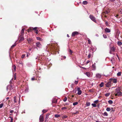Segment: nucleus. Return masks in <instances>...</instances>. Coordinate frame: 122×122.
<instances>
[{"label": "nucleus", "mask_w": 122, "mask_h": 122, "mask_svg": "<svg viewBox=\"0 0 122 122\" xmlns=\"http://www.w3.org/2000/svg\"><path fill=\"white\" fill-rule=\"evenodd\" d=\"M50 114L48 113L46 115V118H45V121H47V120L49 117V116L50 115Z\"/></svg>", "instance_id": "obj_19"}, {"label": "nucleus", "mask_w": 122, "mask_h": 122, "mask_svg": "<svg viewBox=\"0 0 122 122\" xmlns=\"http://www.w3.org/2000/svg\"><path fill=\"white\" fill-rule=\"evenodd\" d=\"M55 117L56 118H57L60 117V115L59 114H56L55 115Z\"/></svg>", "instance_id": "obj_32"}, {"label": "nucleus", "mask_w": 122, "mask_h": 122, "mask_svg": "<svg viewBox=\"0 0 122 122\" xmlns=\"http://www.w3.org/2000/svg\"><path fill=\"white\" fill-rule=\"evenodd\" d=\"M117 44L119 46H121L122 44V42L120 41H118L117 42Z\"/></svg>", "instance_id": "obj_24"}, {"label": "nucleus", "mask_w": 122, "mask_h": 122, "mask_svg": "<svg viewBox=\"0 0 122 122\" xmlns=\"http://www.w3.org/2000/svg\"><path fill=\"white\" fill-rule=\"evenodd\" d=\"M105 31L106 33H109L111 32L110 30L107 28L105 29Z\"/></svg>", "instance_id": "obj_15"}, {"label": "nucleus", "mask_w": 122, "mask_h": 122, "mask_svg": "<svg viewBox=\"0 0 122 122\" xmlns=\"http://www.w3.org/2000/svg\"><path fill=\"white\" fill-rule=\"evenodd\" d=\"M109 81H110L111 82H112L114 83H116L117 82V80L116 78H110Z\"/></svg>", "instance_id": "obj_4"}, {"label": "nucleus", "mask_w": 122, "mask_h": 122, "mask_svg": "<svg viewBox=\"0 0 122 122\" xmlns=\"http://www.w3.org/2000/svg\"><path fill=\"white\" fill-rule=\"evenodd\" d=\"M89 92H92L93 91L92 89H90L89 90Z\"/></svg>", "instance_id": "obj_49"}, {"label": "nucleus", "mask_w": 122, "mask_h": 122, "mask_svg": "<svg viewBox=\"0 0 122 122\" xmlns=\"http://www.w3.org/2000/svg\"><path fill=\"white\" fill-rule=\"evenodd\" d=\"M88 41L89 44H90L91 43V41L89 39L88 40Z\"/></svg>", "instance_id": "obj_53"}, {"label": "nucleus", "mask_w": 122, "mask_h": 122, "mask_svg": "<svg viewBox=\"0 0 122 122\" xmlns=\"http://www.w3.org/2000/svg\"><path fill=\"white\" fill-rule=\"evenodd\" d=\"M12 68L14 69V71H15L16 70V67L15 65H14L13 66Z\"/></svg>", "instance_id": "obj_27"}, {"label": "nucleus", "mask_w": 122, "mask_h": 122, "mask_svg": "<svg viewBox=\"0 0 122 122\" xmlns=\"http://www.w3.org/2000/svg\"><path fill=\"white\" fill-rule=\"evenodd\" d=\"M25 54H23L21 56V58H24V57L25 56Z\"/></svg>", "instance_id": "obj_45"}, {"label": "nucleus", "mask_w": 122, "mask_h": 122, "mask_svg": "<svg viewBox=\"0 0 122 122\" xmlns=\"http://www.w3.org/2000/svg\"><path fill=\"white\" fill-rule=\"evenodd\" d=\"M19 42H21L24 40L23 36L19 35Z\"/></svg>", "instance_id": "obj_6"}, {"label": "nucleus", "mask_w": 122, "mask_h": 122, "mask_svg": "<svg viewBox=\"0 0 122 122\" xmlns=\"http://www.w3.org/2000/svg\"><path fill=\"white\" fill-rule=\"evenodd\" d=\"M106 110L107 111H109L111 110V109L110 107H108L107 108Z\"/></svg>", "instance_id": "obj_36"}, {"label": "nucleus", "mask_w": 122, "mask_h": 122, "mask_svg": "<svg viewBox=\"0 0 122 122\" xmlns=\"http://www.w3.org/2000/svg\"><path fill=\"white\" fill-rule=\"evenodd\" d=\"M86 106H89L90 105V103L89 102H87L86 104Z\"/></svg>", "instance_id": "obj_34"}, {"label": "nucleus", "mask_w": 122, "mask_h": 122, "mask_svg": "<svg viewBox=\"0 0 122 122\" xmlns=\"http://www.w3.org/2000/svg\"><path fill=\"white\" fill-rule=\"evenodd\" d=\"M67 107H63L61 108V109L62 110H63L66 109H67Z\"/></svg>", "instance_id": "obj_40"}, {"label": "nucleus", "mask_w": 122, "mask_h": 122, "mask_svg": "<svg viewBox=\"0 0 122 122\" xmlns=\"http://www.w3.org/2000/svg\"><path fill=\"white\" fill-rule=\"evenodd\" d=\"M106 86L107 87H111L112 85V83L110 81H109L106 83L105 84Z\"/></svg>", "instance_id": "obj_5"}, {"label": "nucleus", "mask_w": 122, "mask_h": 122, "mask_svg": "<svg viewBox=\"0 0 122 122\" xmlns=\"http://www.w3.org/2000/svg\"><path fill=\"white\" fill-rule=\"evenodd\" d=\"M79 34L78 32L75 31L72 33L71 36L72 37H75L77 35Z\"/></svg>", "instance_id": "obj_8"}, {"label": "nucleus", "mask_w": 122, "mask_h": 122, "mask_svg": "<svg viewBox=\"0 0 122 122\" xmlns=\"http://www.w3.org/2000/svg\"><path fill=\"white\" fill-rule=\"evenodd\" d=\"M89 18L93 21L95 23H97V20L96 18L92 15H89Z\"/></svg>", "instance_id": "obj_2"}, {"label": "nucleus", "mask_w": 122, "mask_h": 122, "mask_svg": "<svg viewBox=\"0 0 122 122\" xmlns=\"http://www.w3.org/2000/svg\"><path fill=\"white\" fill-rule=\"evenodd\" d=\"M27 57H28L30 55V54L29 53H28L27 52Z\"/></svg>", "instance_id": "obj_55"}, {"label": "nucleus", "mask_w": 122, "mask_h": 122, "mask_svg": "<svg viewBox=\"0 0 122 122\" xmlns=\"http://www.w3.org/2000/svg\"><path fill=\"white\" fill-rule=\"evenodd\" d=\"M68 117L67 115H63L61 116V118L62 119H64L67 118Z\"/></svg>", "instance_id": "obj_22"}, {"label": "nucleus", "mask_w": 122, "mask_h": 122, "mask_svg": "<svg viewBox=\"0 0 122 122\" xmlns=\"http://www.w3.org/2000/svg\"><path fill=\"white\" fill-rule=\"evenodd\" d=\"M10 117L11 118V121L10 122H13V118L11 117Z\"/></svg>", "instance_id": "obj_51"}, {"label": "nucleus", "mask_w": 122, "mask_h": 122, "mask_svg": "<svg viewBox=\"0 0 122 122\" xmlns=\"http://www.w3.org/2000/svg\"><path fill=\"white\" fill-rule=\"evenodd\" d=\"M119 16V15H117L116 16H115L117 18H118V17Z\"/></svg>", "instance_id": "obj_61"}, {"label": "nucleus", "mask_w": 122, "mask_h": 122, "mask_svg": "<svg viewBox=\"0 0 122 122\" xmlns=\"http://www.w3.org/2000/svg\"><path fill=\"white\" fill-rule=\"evenodd\" d=\"M67 37H70L69 35L68 34H67Z\"/></svg>", "instance_id": "obj_64"}, {"label": "nucleus", "mask_w": 122, "mask_h": 122, "mask_svg": "<svg viewBox=\"0 0 122 122\" xmlns=\"http://www.w3.org/2000/svg\"><path fill=\"white\" fill-rule=\"evenodd\" d=\"M91 54L90 53H89V54L88 55V58H90L91 57Z\"/></svg>", "instance_id": "obj_50"}, {"label": "nucleus", "mask_w": 122, "mask_h": 122, "mask_svg": "<svg viewBox=\"0 0 122 122\" xmlns=\"http://www.w3.org/2000/svg\"><path fill=\"white\" fill-rule=\"evenodd\" d=\"M78 83V81H75L74 83L76 84H77Z\"/></svg>", "instance_id": "obj_54"}, {"label": "nucleus", "mask_w": 122, "mask_h": 122, "mask_svg": "<svg viewBox=\"0 0 122 122\" xmlns=\"http://www.w3.org/2000/svg\"><path fill=\"white\" fill-rule=\"evenodd\" d=\"M18 66L20 67H23L22 63L21 62H20L18 63Z\"/></svg>", "instance_id": "obj_17"}, {"label": "nucleus", "mask_w": 122, "mask_h": 122, "mask_svg": "<svg viewBox=\"0 0 122 122\" xmlns=\"http://www.w3.org/2000/svg\"><path fill=\"white\" fill-rule=\"evenodd\" d=\"M14 80H15L16 79V74H15L14 75Z\"/></svg>", "instance_id": "obj_43"}, {"label": "nucleus", "mask_w": 122, "mask_h": 122, "mask_svg": "<svg viewBox=\"0 0 122 122\" xmlns=\"http://www.w3.org/2000/svg\"><path fill=\"white\" fill-rule=\"evenodd\" d=\"M9 88L10 90H11L13 88V87L11 85H10L7 86V89Z\"/></svg>", "instance_id": "obj_14"}, {"label": "nucleus", "mask_w": 122, "mask_h": 122, "mask_svg": "<svg viewBox=\"0 0 122 122\" xmlns=\"http://www.w3.org/2000/svg\"><path fill=\"white\" fill-rule=\"evenodd\" d=\"M90 61L88 60L86 62V64H87L88 63H89L90 62Z\"/></svg>", "instance_id": "obj_62"}, {"label": "nucleus", "mask_w": 122, "mask_h": 122, "mask_svg": "<svg viewBox=\"0 0 122 122\" xmlns=\"http://www.w3.org/2000/svg\"><path fill=\"white\" fill-rule=\"evenodd\" d=\"M115 92V96L120 97L122 96V92L120 91L121 89L120 87H118L116 89Z\"/></svg>", "instance_id": "obj_1"}, {"label": "nucleus", "mask_w": 122, "mask_h": 122, "mask_svg": "<svg viewBox=\"0 0 122 122\" xmlns=\"http://www.w3.org/2000/svg\"><path fill=\"white\" fill-rule=\"evenodd\" d=\"M57 102V100L56 99H53L52 101V102L53 103H56Z\"/></svg>", "instance_id": "obj_18"}, {"label": "nucleus", "mask_w": 122, "mask_h": 122, "mask_svg": "<svg viewBox=\"0 0 122 122\" xmlns=\"http://www.w3.org/2000/svg\"><path fill=\"white\" fill-rule=\"evenodd\" d=\"M38 30H36V34H38Z\"/></svg>", "instance_id": "obj_58"}, {"label": "nucleus", "mask_w": 122, "mask_h": 122, "mask_svg": "<svg viewBox=\"0 0 122 122\" xmlns=\"http://www.w3.org/2000/svg\"><path fill=\"white\" fill-rule=\"evenodd\" d=\"M116 48L114 46L111 47L110 48V51L109 53L110 54H113V53L115 52L116 50Z\"/></svg>", "instance_id": "obj_3"}, {"label": "nucleus", "mask_w": 122, "mask_h": 122, "mask_svg": "<svg viewBox=\"0 0 122 122\" xmlns=\"http://www.w3.org/2000/svg\"><path fill=\"white\" fill-rule=\"evenodd\" d=\"M88 3L86 1H83L82 2V4L84 5H86Z\"/></svg>", "instance_id": "obj_26"}, {"label": "nucleus", "mask_w": 122, "mask_h": 122, "mask_svg": "<svg viewBox=\"0 0 122 122\" xmlns=\"http://www.w3.org/2000/svg\"><path fill=\"white\" fill-rule=\"evenodd\" d=\"M110 1L112 2H114L116 0H109Z\"/></svg>", "instance_id": "obj_60"}, {"label": "nucleus", "mask_w": 122, "mask_h": 122, "mask_svg": "<svg viewBox=\"0 0 122 122\" xmlns=\"http://www.w3.org/2000/svg\"><path fill=\"white\" fill-rule=\"evenodd\" d=\"M121 72H119L117 74V76H119L121 75Z\"/></svg>", "instance_id": "obj_28"}, {"label": "nucleus", "mask_w": 122, "mask_h": 122, "mask_svg": "<svg viewBox=\"0 0 122 122\" xmlns=\"http://www.w3.org/2000/svg\"><path fill=\"white\" fill-rule=\"evenodd\" d=\"M92 68H93L94 69H95V68H96L95 66L93 64L92 65Z\"/></svg>", "instance_id": "obj_48"}, {"label": "nucleus", "mask_w": 122, "mask_h": 122, "mask_svg": "<svg viewBox=\"0 0 122 122\" xmlns=\"http://www.w3.org/2000/svg\"><path fill=\"white\" fill-rule=\"evenodd\" d=\"M24 28L22 29L20 32V34L19 35L23 36L24 33Z\"/></svg>", "instance_id": "obj_13"}, {"label": "nucleus", "mask_w": 122, "mask_h": 122, "mask_svg": "<svg viewBox=\"0 0 122 122\" xmlns=\"http://www.w3.org/2000/svg\"><path fill=\"white\" fill-rule=\"evenodd\" d=\"M109 13V11L106 10L102 13V15H104L105 18H106L107 17V16L106 15L108 14Z\"/></svg>", "instance_id": "obj_7"}, {"label": "nucleus", "mask_w": 122, "mask_h": 122, "mask_svg": "<svg viewBox=\"0 0 122 122\" xmlns=\"http://www.w3.org/2000/svg\"><path fill=\"white\" fill-rule=\"evenodd\" d=\"M69 105V103H66V104L65 105H64V106L66 105Z\"/></svg>", "instance_id": "obj_63"}, {"label": "nucleus", "mask_w": 122, "mask_h": 122, "mask_svg": "<svg viewBox=\"0 0 122 122\" xmlns=\"http://www.w3.org/2000/svg\"><path fill=\"white\" fill-rule=\"evenodd\" d=\"M10 112L11 113H12L14 112V111L13 110H9Z\"/></svg>", "instance_id": "obj_52"}, {"label": "nucleus", "mask_w": 122, "mask_h": 122, "mask_svg": "<svg viewBox=\"0 0 122 122\" xmlns=\"http://www.w3.org/2000/svg\"><path fill=\"white\" fill-rule=\"evenodd\" d=\"M39 120L41 122H43L44 121V117L43 116L41 115L39 118Z\"/></svg>", "instance_id": "obj_12"}, {"label": "nucleus", "mask_w": 122, "mask_h": 122, "mask_svg": "<svg viewBox=\"0 0 122 122\" xmlns=\"http://www.w3.org/2000/svg\"><path fill=\"white\" fill-rule=\"evenodd\" d=\"M35 80V78H34L33 77V78H31V80H32L33 81V80Z\"/></svg>", "instance_id": "obj_59"}, {"label": "nucleus", "mask_w": 122, "mask_h": 122, "mask_svg": "<svg viewBox=\"0 0 122 122\" xmlns=\"http://www.w3.org/2000/svg\"><path fill=\"white\" fill-rule=\"evenodd\" d=\"M32 30H33V27H31L29 28L28 29L27 31L29 32H32Z\"/></svg>", "instance_id": "obj_16"}, {"label": "nucleus", "mask_w": 122, "mask_h": 122, "mask_svg": "<svg viewBox=\"0 0 122 122\" xmlns=\"http://www.w3.org/2000/svg\"><path fill=\"white\" fill-rule=\"evenodd\" d=\"M67 98L66 97H65V98L63 99V101L64 102H66L67 100Z\"/></svg>", "instance_id": "obj_37"}, {"label": "nucleus", "mask_w": 122, "mask_h": 122, "mask_svg": "<svg viewBox=\"0 0 122 122\" xmlns=\"http://www.w3.org/2000/svg\"><path fill=\"white\" fill-rule=\"evenodd\" d=\"M92 105L94 107H97V105L95 104L92 103Z\"/></svg>", "instance_id": "obj_38"}, {"label": "nucleus", "mask_w": 122, "mask_h": 122, "mask_svg": "<svg viewBox=\"0 0 122 122\" xmlns=\"http://www.w3.org/2000/svg\"><path fill=\"white\" fill-rule=\"evenodd\" d=\"M102 76L101 74L97 73L96 74V76L97 78H100Z\"/></svg>", "instance_id": "obj_11"}, {"label": "nucleus", "mask_w": 122, "mask_h": 122, "mask_svg": "<svg viewBox=\"0 0 122 122\" xmlns=\"http://www.w3.org/2000/svg\"><path fill=\"white\" fill-rule=\"evenodd\" d=\"M37 28L36 27H34V28H33V30H37Z\"/></svg>", "instance_id": "obj_42"}, {"label": "nucleus", "mask_w": 122, "mask_h": 122, "mask_svg": "<svg viewBox=\"0 0 122 122\" xmlns=\"http://www.w3.org/2000/svg\"><path fill=\"white\" fill-rule=\"evenodd\" d=\"M85 74L88 77H89L90 75V74L89 72H87Z\"/></svg>", "instance_id": "obj_23"}, {"label": "nucleus", "mask_w": 122, "mask_h": 122, "mask_svg": "<svg viewBox=\"0 0 122 122\" xmlns=\"http://www.w3.org/2000/svg\"><path fill=\"white\" fill-rule=\"evenodd\" d=\"M110 93H108L106 94H105V95L107 97L108 96L110 95Z\"/></svg>", "instance_id": "obj_39"}, {"label": "nucleus", "mask_w": 122, "mask_h": 122, "mask_svg": "<svg viewBox=\"0 0 122 122\" xmlns=\"http://www.w3.org/2000/svg\"><path fill=\"white\" fill-rule=\"evenodd\" d=\"M36 46L39 48H40L41 46L40 42H37L36 43Z\"/></svg>", "instance_id": "obj_9"}, {"label": "nucleus", "mask_w": 122, "mask_h": 122, "mask_svg": "<svg viewBox=\"0 0 122 122\" xmlns=\"http://www.w3.org/2000/svg\"><path fill=\"white\" fill-rule=\"evenodd\" d=\"M14 102L15 103L16 102V99L15 97H14Z\"/></svg>", "instance_id": "obj_47"}, {"label": "nucleus", "mask_w": 122, "mask_h": 122, "mask_svg": "<svg viewBox=\"0 0 122 122\" xmlns=\"http://www.w3.org/2000/svg\"><path fill=\"white\" fill-rule=\"evenodd\" d=\"M103 37L105 38H107V36L106 34H103Z\"/></svg>", "instance_id": "obj_41"}, {"label": "nucleus", "mask_w": 122, "mask_h": 122, "mask_svg": "<svg viewBox=\"0 0 122 122\" xmlns=\"http://www.w3.org/2000/svg\"><path fill=\"white\" fill-rule=\"evenodd\" d=\"M104 85V83L103 82H102L100 84V86L102 87Z\"/></svg>", "instance_id": "obj_30"}, {"label": "nucleus", "mask_w": 122, "mask_h": 122, "mask_svg": "<svg viewBox=\"0 0 122 122\" xmlns=\"http://www.w3.org/2000/svg\"><path fill=\"white\" fill-rule=\"evenodd\" d=\"M47 110H43L42 111V112L43 113H44L47 112Z\"/></svg>", "instance_id": "obj_31"}, {"label": "nucleus", "mask_w": 122, "mask_h": 122, "mask_svg": "<svg viewBox=\"0 0 122 122\" xmlns=\"http://www.w3.org/2000/svg\"><path fill=\"white\" fill-rule=\"evenodd\" d=\"M15 45H13L11 47V48H12L13 47H15Z\"/></svg>", "instance_id": "obj_57"}, {"label": "nucleus", "mask_w": 122, "mask_h": 122, "mask_svg": "<svg viewBox=\"0 0 122 122\" xmlns=\"http://www.w3.org/2000/svg\"><path fill=\"white\" fill-rule=\"evenodd\" d=\"M102 114L103 115L106 116H107L108 115V113L106 112H105L103 113H102Z\"/></svg>", "instance_id": "obj_25"}, {"label": "nucleus", "mask_w": 122, "mask_h": 122, "mask_svg": "<svg viewBox=\"0 0 122 122\" xmlns=\"http://www.w3.org/2000/svg\"><path fill=\"white\" fill-rule=\"evenodd\" d=\"M27 40L29 43H30L33 41L32 40L31 38L28 39Z\"/></svg>", "instance_id": "obj_20"}, {"label": "nucleus", "mask_w": 122, "mask_h": 122, "mask_svg": "<svg viewBox=\"0 0 122 122\" xmlns=\"http://www.w3.org/2000/svg\"><path fill=\"white\" fill-rule=\"evenodd\" d=\"M99 102L98 100H97L94 101V102L95 103H97Z\"/></svg>", "instance_id": "obj_46"}, {"label": "nucleus", "mask_w": 122, "mask_h": 122, "mask_svg": "<svg viewBox=\"0 0 122 122\" xmlns=\"http://www.w3.org/2000/svg\"><path fill=\"white\" fill-rule=\"evenodd\" d=\"M104 21L105 22V24L107 26H108L109 25V24L107 22L106 20H104Z\"/></svg>", "instance_id": "obj_29"}, {"label": "nucleus", "mask_w": 122, "mask_h": 122, "mask_svg": "<svg viewBox=\"0 0 122 122\" xmlns=\"http://www.w3.org/2000/svg\"><path fill=\"white\" fill-rule=\"evenodd\" d=\"M108 102L110 104H112L113 103V101L111 100H109Z\"/></svg>", "instance_id": "obj_35"}, {"label": "nucleus", "mask_w": 122, "mask_h": 122, "mask_svg": "<svg viewBox=\"0 0 122 122\" xmlns=\"http://www.w3.org/2000/svg\"><path fill=\"white\" fill-rule=\"evenodd\" d=\"M69 51L70 53V54H71L72 53V51L70 49V50Z\"/></svg>", "instance_id": "obj_56"}, {"label": "nucleus", "mask_w": 122, "mask_h": 122, "mask_svg": "<svg viewBox=\"0 0 122 122\" xmlns=\"http://www.w3.org/2000/svg\"><path fill=\"white\" fill-rule=\"evenodd\" d=\"M77 91H78L77 94L78 95H80L81 93V91L80 90V88L79 87H78L77 89Z\"/></svg>", "instance_id": "obj_10"}, {"label": "nucleus", "mask_w": 122, "mask_h": 122, "mask_svg": "<svg viewBox=\"0 0 122 122\" xmlns=\"http://www.w3.org/2000/svg\"><path fill=\"white\" fill-rule=\"evenodd\" d=\"M78 104V102H74L73 103V105L74 106H75L77 105Z\"/></svg>", "instance_id": "obj_33"}, {"label": "nucleus", "mask_w": 122, "mask_h": 122, "mask_svg": "<svg viewBox=\"0 0 122 122\" xmlns=\"http://www.w3.org/2000/svg\"><path fill=\"white\" fill-rule=\"evenodd\" d=\"M3 105V103H2L0 104V108H1Z\"/></svg>", "instance_id": "obj_44"}, {"label": "nucleus", "mask_w": 122, "mask_h": 122, "mask_svg": "<svg viewBox=\"0 0 122 122\" xmlns=\"http://www.w3.org/2000/svg\"><path fill=\"white\" fill-rule=\"evenodd\" d=\"M36 38L37 40H38L40 41H43V40L40 37H37Z\"/></svg>", "instance_id": "obj_21"}]
</instances>
